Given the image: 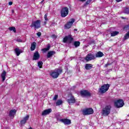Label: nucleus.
I'll return each mask as SVG.
<instances>
[{
  "instance_id": "20e7f679",
  "label": "nucleus",
  "mask_w": 129,
  "mask_h": 129,
  "mask_svg": "<svg viewBox=\"0 0 129 129\" xmlns=\"http://www.w3.org/2000/svg\"><path fill=\"white\" fill-rule=\"evenodd\" d=\"M68 14H69V9L68 7L63 8L60 12V16L61 18H65V17H67L68 16Z\"/></svg>"
},
{
  "instance_id": "4468645a",
  "label": "nucleus",
  "mask_w": 129,
  "mask_h": 129,
  "mask_svg": "<svg viewBox=\"0 0 129 129\" xmlns=\"http://www.w3.org/2000/svg\"><path fill=\"white\" fill-rule=\"evenodd\" d=\"M60 121L63 122L64 124L69 125L71 124V120L69 119H61Z\"/></svg>"
},
{
  "instance_id": "79ce46f5",
  "label": "nucleus",
  "mask_w": 129,
  "mask_h": 129,
  "mask_svg": "<svg viewBox=\"0 0 129 129\" xmlns=\"http://www.w3.org/2000/svg\"><path fill=\"white\" fill-rule=\"evenodd\" d=\"M122 0H116V2H117V3H119V2H121Z\"/></svg>"
},
{
  "instance_id": "c756f323",
  "label": "nucleus",
  "mask_w": 129,
  "mask_h": 129,
  "mask_svg": "<svg viewBox=\"0 0 129 129\" xmlns=\"http://www.w3.org/2000/svg\"><path fill=\"white\" fill-rule=\"evenodd\" d=\"M37 64L39 68H42V66H43V62L42 61H38L37 63Z\"/></svg>"
},
{
  "instance_id": "4be33fe9",
  "label": "nucleus",
  "mask_w": 129,
  "mask_h": 129,
  "mask_svg": "<svg viewBox=\"0 0 129 129\" xmlns=\"http://www.w3.org/2000/svg\"><path fill=\"white\" fill-rule=\"evenodd\" d=\"M50 47H51L50 46V44H48L47 45V48L42 49V51H43L44 53H46V52H47V51H49L50 50Z\"/></svg>"
},
{
  "instance_id": "de8ad7c7",
  "label": "nucleus",
  "mask_w": 129,
  "mask_h": 129,
  "mask_svg": "<svg viewBox=\"0 0 129 129\" xmlns=\"http://www.w3.org/2000/svg\"><path fill=\"white\" fill-rule=\"evenodd\" d=\"M122 18V19H125V18H124V17H121Z\"/></svg>"
},
{
  "instance_id": "dca6fc26",
  "label": "nucleus",
  "mask_w": 129,
  "mask_h": 129,
  "mask_svg": "<svg viewBox=\"0 0 129 129\" xmlns=\"http://www.w3.org/2000/svg\"><path fill=\"white\" fill-rule=\"evenodd\" d=\"M40 59V54L38 51L34 52L33 60H39Z\"/></svg>"
},
{
  "instance_id": "f03ea898",
  "label": "nucleus",
  "mask_w": 129,
  "mask_h": 129,
  "mask_svg": "<svg viewBox=\"0 0 129 129\" xmlns=\"http://www.w3.org/2000/svg\"><path fill=\"white\" fill-rule=\"evenodd\" d=\"M111 110V105H107L104 107L102 110V114L104 116H107L110 113Z\"/></svg>"
},
{
  "instance_id": "f704fd0d",
  "label": "nucleus",
  "mask_w": 129,
  "mask_h": 129,
  "mask_svg": "<svg viewBox=\"0 0 129 129\" xmlns=\"http://www.w3.org/2000/svg\"><path fill=\"white\" fill-rule=\"evenodd\" d=\"M58 99V95H55L54 96V97L53 98V100H57V99Z\"/></svg>"
},
{
  "instance_id": "2eb2a0df",
  "label": "nucleus",
  "mask_w": 129,
  "mask_h": 129,
  "mask_svg": "<svg viewBox=\"0 0 129 129\" xmlns=\"http://www.w3.org/2000/svg\"><path fill=\"white\" fill-rule=\"evenodd\" d=\"M52 112V109L49 108L47 109L46 110H44L42 113V115L45 116V115H47V114H50Z\"/></svg>"
},
{
  "instance_id": "f3484780",
  "label": "nucleus",
  "mask_w": 129,
  "mask_h": 129,
  "mask_svg": "<svg viewBox=\"0 0 129 129\" xmlns=\"http://www.w3.org/2000/svg\"><path fill=\"white\" fill-rule=\"evenodd\" d=\"M36 47H37V43L35 42H33L31 43V46L30 47L31 51H34L35 49H36Z\"/></svg>"
},
{
  "instance_id": "473e14b6",
  "label": "nucleus",
  "mask_w": 129,
  "mask_h": 129,
  "mask_svg": "<svg viewBox=\"0 0 129 129\" xmlns=\"http://www.w3.org/2000/svg\"><path fill=\"white\" fill-rule=\"evenodd\" d=\"M27 122V121H25L24 119H23L21 121L20 123L23 125V124H25Z\"/></svg>"
},
{
  "instance_id": "ddd939ff",
  "label": "nucleus",
  "mask_w": 129,
  "mask_h": 129,
  "mask_svg": "<svg viewBox=\"0 0 129 129\" xmlns=\"http://www.w3.org/2000/svg\"><path fill=\"white\" fill-rule=\"evenodd\" d=\"M16 113H17V110H11L9 112V116H10V117H12V118H14V117H15V115H16Z\"/></svg>"
},
{
  "instance_id": "6ab92c4d",
  "label": "nucleus",
  "mask_w": 129,
  "mask_h": 129,
  "mask_svg": "<svg viewBox=\"0 0 129 129\" xmlns=\"http://www.w3.org/2000/svg\"><path fill=\"white\" fill-rule=\"evenodd\" d=\"M95 56L96 58H101V57L104 56V54L101 51H98Z\"/></svg>"
},
{
  "instance_id": "ea45409f",
  "label": "nucleus",
  "mask_w": 129,
  "mask_h": 129,
  "mask_svg": "<svg viewBox=\"0 0 129 129\" xmlns=\"http://www.w3.org/2000/svg\"><path fill=\"white\" fill-rule=\"evenodd\" d=\"M9 6H12V5H13V2H9Z\"/></svg>"
},
{
  "instance_id": "58836bf2",
  "label": "nucleus",
  "mask_w": 129,
  "mask_h": 129,
  "mask_svg": "<svg viewBox=\"0 0 129 129\" xmlns=\"http://www.w3.org/2000/svg\"><path fill=\"white\" fill-rule=\"evenodd\" d=\"M51 38H52L53 39H56V35H55V34H53L51 36Z\"/></svg>"
},
{
  "instance_id": "72a5a7b5",
  "label": "nucleus",
  "mask_w": 129,
  "mask_h": 129,
  "mask_svg": "<svg viewBox=\"0 0 129 129\" xmlns=\"http://www.w3.org/2000/svg\"><path fill=\"white\" fill-rule=\"evenodd\" d=\"M92 0H87V1L85 3V6H87V5H89L90 3H91Z\"/></svg>"
},
{
  "instance_id": "9d476101",
  "label": "nucleus",
  "mask_w": 129,
  "mask_h": 129,
  "mask_svg": "<svg viewBox=\"0 0 129 129\" xmlns=\"http://www.w3.org/2000/svg\"><path fill=\"white\" fill-rule=\"evenodd\" d=\"M75 22V19H71L69 22L64 25L65 29H70L73 23Z\"/></svg>"
},
{
  "instance_id": "6e6552de",
  "label": "nucleus",
  "mask_w": 129,
  "mask_h": 129,
  "mask_svg": "<svg viewBox=\"0 0 129 129\" xmlns=\"http://www.w3.org/2000/svg\"><path fill=\"white\" fill-rule=\"evenodd\" d=\"M73 41V38L72 37V36L70 35L68 36H66L64 38H63V43H68V44H71Z\"/></svg>"
},
{
  "instance_id": "09e8293b",
  "label": "nucleus",
  "mask_w": 129,
  "mask_h": 129,
  "mask_svg": "<svg viewBox=\"0 0 129 129\" xmlns=\"http://www.w3.org/2000/svg\"><path fill=\"white\" fill-rule=\"evenodd\" d=\"M74 31H77V29H74Z\"/></svg>"
},
{
  "instance_id": "412c9836",
  "label": "nucleus",
  "mask_w": 129,
  "mask_h": 129,
  "mask_svg": "<svg viewBox=\"0 0 129 129\" xmlns=\"http://www.w3.org/2000/svg\"><path fill=\"white\" fill-rule=\"evenodd\" d=\"M54 54H55V51H49L47 55V58H51V57H52L54 55Z\"/></svg>"
},
{
  "instance_id": "39448f33",
  "label": "nucleus",
  "mask_w": 129,
  "mask_h": 129,
  "mask_svg": "<svg viewBox=\"0 0 129 129\" xmlns=\"http://www.w3.org/2000/svg\"><path fill=\"white\" fill-rule=\"evenodd\" d=\"M109 88V84H105L102 86L99 89V92L100 93H105Z\"/></svg>"
},
{
  "instance_id": "a211bd4d",
  "label": "nucleus",
  "mask_w": 129,
  "mask_h": 129,
  "mask_svg": "<svg viewBox=\"0 0 129 129\" xmlns=\"http://www.w3.org/2000/svg\"><path fill=\"white\" fill-rule=\"evenodd\" d=\"M7 75V72L6 71H4L1 74V78L2 79V81L4 82L6 80V76Z\"/></svg>"
},
{
  "instance_id": "49530a36",
  "label": "nucleus",
  "mask_w": 129,
  "mask_h": 129,
  "mask_svg": "<svg viewBox=\"0 0 129 129\" xmlns=\"http://www.w3.org/2000/svg\"><path fill=\"white\" fill-rule=\"evenodd\" d=\"M43 24H44V25H46V24H47V23H46V22H44Z\"/></svg>"
},
{
  "instance_id": "f8f14e48",
  "label": "nucleus",
  "mask_w": 129,
  "mask_h": 129,
  "mask_svg": "<svg viewBox=\"0 0 129 129\" xmlns=\"http://www.w3.org/2000/svg\"><path fill=\"white\" fill-rule=\"evenodd\" d=\"M80 93L82 96H90L91 95L87 90L81 91Z\"/></svg>"
},
{
  "instance_id": "cd10ccee",
  "label": "nucleus",
  "mask_w": 129,
  "mask_h": 129,
  "mask_svg": "<svg viewBox=\"0 0 129 129\" xmlns=\"http://www.w3.org/2000/svg\"><path fill=\"white\" fill-rule=\"evenodd\" d=\"M9 31H13L14 33H16V28L15 27H11L9 28Z\"/></svg>"
},
{
  "instance_id": "0eeeda50",
  "label": "nucleus",
  "mask_w": 129,
  "mask_h": 129,
  "mask_svg": "<svg viewBox=\"0 0 129 129\" xmlns=\"http://www.w3.org/2000/svg\"><path fill=\"white\" fill-rule=\"evenodd\" d=\"M95 59H96V57L93 53H88L85 58V60H86L87 62H89V61H91V60H95Z\"/></svg>"
},
{
  "instance_id": "5701e85b",
  "label": "nucleus",
  "mask_w": 129,
  "mask_h": 129,
  "mask_svg": "<svg viewBox=\"0 0 129 129\" xmlns=\"http://www.w3.org/2000/svg\"><path fill=\"white\" fill-rule=\"evenodd\" d=\"M14 51L17 55V56H20V54H21V50L19 48H15Z\"/></svg>"
},
{
  "instance_id": "7ed1b4c3",
  "label": "nucleus",
  "mask_w": 129,
  "mask_h": 129,
  "mask_svg": "<svg viewBox=\"0 0 129 129\" xmlns=\"http://www.w3.org/2000/svg\"><path fill=\"white\" fill-rule=\"evenodd\" d=\"M31 28H34L35 30L37 29H40L41 28V20H37L35 21H33L32 24L30 25Z\"/></svg>"
},
{
  "instance_id": "a18cd8bd",
  "label": "nucleus",
  "mask_w": 129,
  "mask_h": 129,
  "mask_svg": "<svg viewBox=\"0 0 129 129\" xmlns=\"http://www.w3.org/2000/svg\"><path fill=\"white\" fill-rule=\"evenodd\" d=\"M43 3H44V0H42V1L40 2V4H43Z\"/></svg>"
},
{
  "instance_id": "423d86ee",
  "label": "nucleus",
  "mask_w": 129,
  "mask_h": 129,
  "mask_svg": "<svg viewBox=\"0 0 129 129\" xmlns=\"http://www.w3.org/2000/svg\"><path fill=\"white\" fill-rule=\"evenodd\" d=\"M114 105L117 108H119V107H122L124 105V103H123L122 99H119L114 102Z\"/></svg>"
},
{
  "instance_id": "bb28decb",
  "label": "nucleus",
  "mask_w": 129,
  "mask_h": 129,
  "mask_svg": "<svg viewBox=\"0 0 129 129\" xmlns=\"http://www.w3.org/2000/svg\"><path fill=\"white\" fill-rule=\"evenodd\" d=\"M124 14H129V8H125L123 10Z\"/></svg>"
},
{
  "instance_id": "c9c22d12",
  "label": "nucleus",
  "mask_w": 129,
  "mask_h": 129,
  "mask_svg": "<svg viewBox=\"0 0 129 129\" xmlns=\"http://www.w3.org/2000/svg\"><path fill=\"white\" fill-rule=\"evenodd\" d=\"M37 36L38 37H41V35H42V33H41V32H38L36 33Z\"/></svg>"
},
{
  "instance_id": "a19ab883",
  "label": "nucleus",
  "mask_w": 129,
  "mask_h": 129,
  "mask_svg": "<svg viewBox=\"0 0 129 129\" xmlns=\"http://www.w3.org/2000/svg\"><path fill=\"white\" fill-rule=\"evenodd\" d=\"M79 2H82L83 3L84 2H86V0H79Z\"/></svg>"
},
{
  "instance_id": "2f4dec72",
  "label": "nucleus",
  "mask_w": 129,
  "mask_h": 129,
  "mask_svg": "<svg viewBox=\"0 0 129 129\" xmlns=\"http://www.w3.org/2000/svg\"><path fill=\"white\" fill-rule=\"evenodd\" d=\"M30 117V116L29 115H27L25 117L23 118V119L25 121H27L29 119Z\"/></svg>"
},
{
  "instance_id": "7c9ffc66",
  "label": "nucleus",
  "mask_w": 129,
  "mask_h": 129,
  "mask_svg": "<svg viewBox=\"0 0 129 129\" xmlns=\"http://www.w3.org/2000/svg\"><path fill=\"white\" fill-rule=\"evenodd\" d=\"M123 30H124L125 31H127V30H129V24L124 26L123 27Z\"/></svg>"
},
{
  "instance_id": "1a4fd4ad",
  "label": "nucleus",
  "mask_w": 129,
  "mask_h": 129,
  "mask_svg": "<svg viewBox=\"0 0 129 129\" xmlns=\"http://www.w3.org/2000/svg\"><path fill=\"white\" fill-rule=\"evenodd\" d=\"M93 109L89 108L83 110V114L84 115H88L89 114H93Z\"/></svg>"
},
{
  "instance_id": "393cba45",
  "label": "nucleus",
  "mask_w": 129,
  "mask_h": 129,
  "mask_svg": "<svg viewBox=\"0 0 129 129\" xmlns=\"http://www.w3.org/2000/svg\"><path fill=\"white\" fill-rule=\"evenodd\" d=\"M74 45L75 46V48H77L80 46V41H75L74 42Z\"/></svg>"
},
{
  "instance_id": "c85d7f7f",
  "label": "nucleus",
  "mask_w": 129,
  "mask_h": 129,
  "mask_svg": "<svg viewBox=\"0 0 129 129\" xmlns=\"http://www.w3.org/2000/svg\"><path fill=\"white\" fill-rule=\"evenodd\" d=\"M129 38V34L128 33V32L127 33H126L125 34V35H124V37H123V40H127V39Z\"/></svg>"
},
{
  "instance_id": "b1692460",
  "label": "nucleus",
  "mask_w": 129,
  "mask_h": 129,
  "mask_svg": "<svg viewBox=\"0 0 129 129\" xmlns=\"http://www.w3.org/2000/svg\"><path fill=\"white\" fill-rule=\"evenodd\" d=\"M119 34V32L118 31H114L111 33V37H114Z\"/></svg>"
},
{
  "instance_id": "f257e3e1",
  "label": "nucleus",
  "mask_w": 129,
  "mask_h": 129,
  "mask_svg": "<svg viewBox=\"0 0 129 129\" xmlns=\"http://www.w3.org/2000/svg\"><path fill=\"white\" fill-rule=\"evenodd\" d=\"M62 72V70L61 69H56L54 71L50 73V75L52 78H58V77Z\"/></svg>"
},
{
  "instance_id": "c03bdc74",
  "label": "nucleus",
  "mask_w": 129,
  "mask_h": 129,
  "mask_svg": "<svg viewBox=\"0 0 129 129\" xmlns=\"http://www.w3.org/2000/svg\"><path fill=\"white\" fill-rule=\"evenodd\" d=\"M12 14H14V13H15V11L14 10H12Z\"/></svg>"
},
{
  "instance_id": "4c0bfd02",
  "label": "nucleus",
  "mask_w": 129,
  "mask_h": 129,
  "mask_svg": "<svg viewBox=\"0 0 129 129\" xmlns=\"http://www.w3.org/2000/svg\"><path fill=\"white\" fill-rule=\"evenodd\" d=\"M16 41H17V42H23V40H22V39H20V38H17V39H16Z\"/></svg>"
},
{
  "instance_id": "e433bc0d",
  "label": "nucleus",
  "mask_w": 129,
  "mask_h": 129,
  "mask_svg": "<svg viewBox=\"0 0 129 129\" xmlns=\"http://www.w3.org/2000/svg\"><path fill=\"white\" fill-rule=\"evenodd\" d=\"M47 17V14H45L44 15V20H45V21H46V22H47V21H48V18Z\"/></svg>"
},
{
  "instance_id": "aec40b11",
  "label": "nucleus",
  "mask_w": 129,
  "mask_h": 129,
  "mask_svg": "<svg viewBox=\"0 0 129 129\" xmlns=\"http://www.w3.org/2000/svg\"><path fill=\"white\" fill-rule=\"evenodd\" d=\"M92 64L87 63L85 64V69L86 70H90V69H92Z\"/></svg>"
},
{
  "instance_id": "a878e982",
  "label": "nucleus",
  "mask_w": 129,
  "mask_h": 129,
  "mask_svg": "<svg viewBox=\"0 0 129 129\" xmlns=\"http://www.w3.org/2000/svg\"><path fill=\"white\" fill-rule=\"evenodd\" d=\"M63 103V101L62 100H58L56 103V106H58L59 105H61Z\"/></svg>"
},
{
  "instance_id": "9b49d317",
  "label": "nucleus",
  "mask_w": 129,
  "mask_h": 129,
  "mask_svg": "<svg viewBox=\"0 0 129 129\" xmlns=\"http://www.w3.org/2000/svg\"><path fill=\"white\" fill-rule=\"evenodd\" d=\"M69 97L70 99H68L67 100V102H68L69 104H72V103H75V98H74V96H73V95H72V94H70L69 95Z\"/></svg>"
},
{
  "instance_id": "37998d69",
  "label": "nucleus",
  "mask_w": 129,
  "mask_h": 129,
  "mask_svg": "<svg viewBox=\"0 0 129 129\" xmlns=\"http://www.w3.org/2000/svg\"><path fill=\"white\" fill-rule=\"evenodd\" d=\"M108 65H110L109 63H107L105 64V67H106L107 66H108Z\"/></svg>"
}]
</instances>
